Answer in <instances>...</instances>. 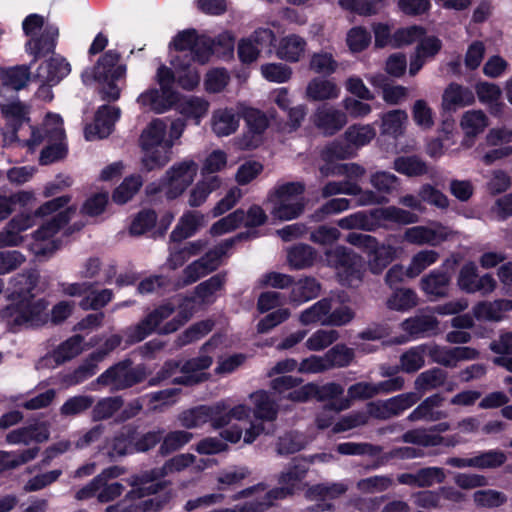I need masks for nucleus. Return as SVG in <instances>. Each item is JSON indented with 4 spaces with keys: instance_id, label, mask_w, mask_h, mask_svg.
I'll return each mask as SVG.
<instances>
[{
    "instance_id": "1",
    "label": "nucleus",
    "mask_w": 512,
    "mask_h": 512,
    "mask_svg": "<svg viewBox=\"0 0 512 512\" xmlns=\"http://www.w3.org/2000/svg\"><path fill=\"white\" fill-rule=\"evenodd\" d=\"M38 275L35 272L18 274L11 278L6 298L11 303L2 309V322L7 331L16 333L22 328L43 326L48 322V301L34 300Z\"/></svg>"
},
{
    "instance_id": "2",
    "label": "nucleus",
    "mask_w": 512,
    "mask_h": 512,
    "mask_svg": "<svg viewBox=\"0 0 512 512\" xmlns=\"http://www.w3.org/2000/svg\"><path fill=\"white\" fill-rule=\"evenodd\" d=\"M175 310L176 307L171 302H165L157 306L137 324L129 326L124 330L126 344L130 346L139 343L154 332L160 335H168L177 331L190 319L191 313L179 311L170 321L160 326Z\"/></svg>"
},
{
    "instance_id": "3",
    "label": "nucleus",
    "mask_w": 512,
    "mask_h": 512,
    "mask_svg": "<svg viewBox=\"0 0 512 512\" xmlns=\"http://www.w3.org/2000/svg\"><path fill=\"white\" fill-rule=\"evenodd\" d=\"M419 221L418 214L399 208L386 206L371 209L370 211H358L338 220V226L342 229H359L367 232H375L380 228H388V223L409 225Z\"/></svg>"
},
{
    "instance_id": "4",
    "label": "nucleus",
    "mask_w": 512,
    "mask_h": 512,
    "mask_svg": "<svg viewBox=\"0 0 512 512\" xmlns=\"http://www.w3.org/2000/svg\"><path fill=\"white\" fill-rule=\"evenodd\" d=\"M164 429L139 432V426L127 424L117 431L110 442L109 456L120 458L127 455L145 453L155 448L162 439Z\"/></svg>"
},
{
    "instance_id": "5",
    "label": "nucleus",
    "mask_w": 512,
    "mask_h": 512,
    "mask_svg": "<svg viewBox=\"0 0 512 512\" xmlns=\"http://www.w3.org/2000/svg\"><path fill=\"white\" fill-rule=\"evenodd\" d=\"M166 126L161 120H153L140 136L143 151L142 171L160 169L170 161L173 143L164 142Z\"/></svg>"
},
{
    "instance_id": "6",
    "label": "nucleus",
    "mask_w": 512,
    "mask_h": 512,
    "mask_svg": "<svg viewBox=\"0 0 512 512\" xmlns=\"http://www.w3.org/2000/svg\"><path fill=\"white\" fill-rule=\"evenodd\" d=\"M305 192L302 182H287L276 186L268 194V201L272 204L271 214L274 218L288 221L299 217L305 208L301 197Z\"/></svg>"
},
{
    "instance_id": "7",
    "label": "nucleus",
    "mask_w": 512,
    "mask_h": 512,
    "mask_svg": "<svg viewBox=\"0 0 512 512\" xmlns=\"http://www.w3.org/2000/svg\"><path fill=\"white\" fill-rule=\"evenodd\" d=\"M71 201L69 195L53 198L38 207L35 214L20 213L14 216L2 231V247L17 246L23 241L21 232L29 229L35 224L36 216H46L67 206Z\"/></svg>"
},
{
    "instance_id": "8",
    "label": "nucleus",
    "mask_w": 512,
    "mask_h": 512,
    "mask_svg": "<svg viewBox=\"0 0 512 512\" xmlns=\"http://www.w3.org/2000/svg\"><path fill=\"white\" fill-rule=\"evenodd\" d=\"M324 262L335 269L338 281L343 286H357L362 280V261L356 253L345 246L328 249Z\"/></svg>"
},
{
    "instance_id": "9",
    "label": "nucleus",
    "mask_w": 512,
    "mask_h": 512,
    "mask_svg": "<svg viewBox=\"0 0 512 512\" xmlns=\"http://www.w3.org/2000/svg\"><path fill=\"white\" fill-rule=\"evenodd\" d=\"M156 80L160 85V90L156 88L146 90L138 96L137 103L156 113H164L170 109L176 99L172 89L175 83L174 72L169 67L160 65L157 69Z\"/></svg>"
},
{
    "instance_id": "10",
    "label": "nucleus",
    "mask_w": 512,
    "mask_h": 512,
    "mask_svg": "<svg viewBox=\"0 0 512 512\" xmlns=\"http://www.w3.org/2000/svg\"><path fill=\"white\" fill-rule=\"evenodd\" d=\"M76 212V207L70 206L53 216L49 221L42 224L33 233L34 243L32 251L37 257H50L59 249L61 242L53 237L63 228Z\"/></svg>"
},
{
    "instance_id": "11",
    "label": "nucleus",
    "mask_w": 512,
    "mask_h": 512,
    "mask_svg": "<svg viewBox=\"0 0 512 512\" xmlns=\"http://www.w3.org/2000/svg\"><path fill=\"white\" fill-rule=\"evenodd\" d=\"M213 40L205 35H199L195 29H186L179 32L171 44L176 51L189 52L181 58L192 60L198 64L208 63L213 55Z\"/></svg>"
},
{
    "instance_id": "12",
    "label": "nucleus",
    "mask_w": 512,
    "mask_h": 512,
    "mask_svg": "<svg viewBox=\"0 0 512 512\" xmlns=\"http://www.w3.org/2000/svg\"><path fill=\"white\" fill-rule=\"evenodd\" d=\"M144 379L143 370L133 367V361L125 358L100 374L96 382L99 385L111 386L112 390H124L133 387Z\"/></svg>"
},
{
    "instance_id": "13",
    "label": "nucleus",
    "mask_w": 512,
    "mask_h": 512,
    "mask_svg": "<svg viewBox=\"0 0 512 512\" xmlns=\"http://www.w3.org/2000/svg\"><path fill=\"white\" fill-rule=\"evenodd\" d=\"M198 166L193 160H185L171 166L161 179V186L168 199H176L194 181Z\"/></svg>"
},
{
    "instance_id": "14",
    "label": "nucleus",
    "mask_w": 512,
    "mask_h": 512,
    "mask_svg": "<svg viewBox=\"0 0 512 512\" xmlns=\"http://www.w3.org/2000/svg\"><path fill=\"white\" fill-rule=\"evenodd\" d=\"M70 72V63L60 54H54L42 61L34 73V80L41 84L38 94H51L50 88L58 85Z\"/></svg>"
},
{
    "instance_id": "15",
    "label": "nucleus",
    "mask_w": 512,
    "mask_h": 512,
    "mask_svg": "<svg viewBox=\"0 0 512 512\" xmlns=\"http://www.w3.org/2000/svg\"><path fill=\"white\" fill-rule=\"evenodd\" d=\"M30 106L18 98L2 103V117L5 120V128L2 131L3 142L11 144L19 140L17 132L30 122Z\"/></svg>"
},
{
    "instance_id": "16",
    "label": "nucleus",
    "mask_w": 512,
    "mask_h": 512,
    "mask_svg": "<svg viewBox=\"0 0 512 512\" xmlns=\"http://www.w3.org/2000/svg\"><path fill=\"white\" fill-rule=\"evenodd\" d=\"M457 285L467 294L480 293L487 296L496 289L497 282L491 274L479 276L476 264L468 262L459 271Z\"/></svg>"
},
{
    "instance_id": "17",
    "label": "nucleus",
    "mask_w": 512,
    "mask_h": 512,
    "mask_svg": "<svg viewBox=\"0 0 512 512\" xmlns=\"http://www.w3.org/2000/svg\"><path fill=\"white\" fill-rule=\"evenodd\" d=\"M162 478L163 474L161 473L160 467L130 475L126 479V482L132 486V489L126 494V498L136 500L158 494V492L165 487L167 482H154Z\"/></svg>"
},
{
    "instance_id": "18",
    "label": "nucleus",
    "mask_w": 512,
    "mask_h": 512,
    "mask_svg": "<svg viewBox=\"0 0 512 512\" xmlns=\"http://www.w3.org/2000/svg\"><path fill=\"white\" fill-rule=\"evenodd\" d=\"M59 37V28L47 24L39 35L29 38L24 45L26 54L32 57L30 63L35 64L39 59L55 54Z\"/></svg>"
},
{
    "instance_id": "19",
    "label": "nucleus",
    "mask_w": 512,
    "mask_h": 512,
    "mask_svg": "<svg viewBox=\"0 0 512 512\" xmlns=\"http://www.w3.org/2000/svg\"><path fill=\"white\" fill-rule=\"evenodd\" d=\"M243 119L247 131L239 140V147L245 150L254 149L261 144L262 135L269 126V120L265 113L255 108H246L243 111Z\"/></svg>"
},
{
    "instance_id": "20",
    "label": "nucleus",
    "mask_w": 512,
    "mask_h": 512,
    "mask_svg": "<svg viewBox=\"0 0 512 512\" xmlns=\"http://www.w3.org/2000/svg\"><path fill=\"white\" fill-rule=\"evenodd\" d=\"M30 129L31 136L26 140V145L30 149H34L44 141H64L65 138L63 120L58 114L48 113L40 127L30 126Z\"/></svg>"
},
{
    "instance_id": "21",
    "label": "nucleus",
    "mask_w": 512,
    "mask_h": 512,
    "mask_svg": "<svg viewBox=\"0 0 512 512\" xmlns=\"http://www.w3.org/2000/svg\"><path fill=\"white\" fill-rule=\"evenodd\" d=\"M120 115L121 110L119 107L110 105L100 106L95 113L94 123L85 127L86 140L91 141L96 138L103 139L108 137L112 133Z\"/></svg>"
},
{
    "instance_id": "22",
    "label": "nucleus",
    "mask_w": 512,
    "mask_h": 512,
    "mask_svg": "<svg viewBox=\"0 0 512 512\" xmlns=\"http://www.w3.org/2000/svg\"><path fill=\"white\" fill-rule=\"evenodd\" d=\"M452 275L444 267L431 270L420 280V288L432 301L446 298L449 295Z\"/></svg>"
},
{
    "instance_id": "23",
    "label": "nucleus",
    "mask_w": 512,
    "mask_h": 512,
    "mask_svg": "<svg viewBox=\"0 0 512 512\" xmlns=\"http://www.w3.org/2000/svg\"><path fill=\"white\" fill-rule=\"evenodd\" d=\"M313 123L325 136H332L347 124V115L333 106L322 105L315 111Z\"/></svg>"
},
{
    "instance_id": "24",
    "label": "nucleus",
    "mask_w": 512,
    "mask_h": 512,
    "mask_svg": "<svg viewBox=\"0 0 512 512\" xmlns=\"http://www.w3.org/2000/svg\"><path fill=\"white\" fill-rule=\"evenodd\" d=\"M121 55L116 50L106 51L97 61L93 69L96 81L119 80L126 75V65L119 64Z\"/></svg>"
},
{
    "instance_id": "25",
    "label": "nucleus",
    "mask_w": 512,
    "mask_h": 512,
    "mask_svg": "<svg viewBox=\"0 0 512 512\" xmlns=\"http://www.w3.org/2000/svg\"><path fill=\"white\" fill-rule=\"evenodd\" d=\"M33 64H18L2 67V93L4 91L19 92L26 89L34 79L31 72Z\"/></svg>"
},
{
    "instance_id": "26",
    "label": "nucleus",
    "mask_w": 512,
    "mask_h": 512,
    "mask_svg": "<svg viewBox=\"0 0 512 512\" xmlns=\"http://www.w3.org/2000/svg\"><path fill=\"white\" fill-rule=\"evenodd\" d=\"M445 397L440 393H435L425 398L407 417L411 422L426 421L436 422L448 417V413L441 410Z\"/></svg>"
},
{
    "instance_id": "27",
    "label": "nucleus",
    "mask_w": 512,
    "mask_h": 512,
    "mask_svg": "<svg viewBox=\"0 0 512 512\" xmlns=\"http://www.w3.org/2000/svg\"><path fill=\"white\" fill-rule=\"evenodd\" d=\"M401 328L414 339L429 337L437 333L439 321L433 314L418 313L405 319L401 323Z\"/></svg>"
},
{
    "instance_id": "28",
    "label": "nucleus",
    "mask_w": 512,
    "mask_h": 512,
    "mask_svg": "<svg viewBox=\"0 0 512 512\" xmlns=\"http://www.w3.org/2000/svg\"><path fill=\"white\" fill-rule=\"evenodd\" d=\"M314 458L315 456H310L309 458L294 457L289 465L279 474V485H285L294 493L305 479L310 464L314 462Z\"/></svg>"
},
{
    "instance_id": "29",
    "label": "nucleus",
    "mask_w": 512,
    "mask_h": 512,
    "mask_svg": "<svg viewBox=\"0 0 512 512\" xmlns=\"http://www.w3.org/2000/svg\"><path fill=\"white\" fill-rule=\"evenodd\" d=\"M50 431L45 424H30L11 430L5 440L12 445H29L32 442L43 443L49 439Z\"/></svg>"
},
{
    "instance_id": "30",
    "label": "nucleus",
    "mask_w": 512,
    "mask_h": 512,
    "mask_svg": "<svg viewBox=\"0 0 512 512\" xmlns=\"http://www.w3.org/2000/svg\"><path fill=\"white\" fill-rule=\"evenodd\" d=\"M508 311H512V300L508 299L480 301L472 308L473 316L477 320L486 321H500Z\"/></svg>"
},
{
    "instance_id": "31",
    "label": "nucleus",
    "mask_w": 512,
    "mask_h": 512,
    "mask_svg": "<svg viewBox=\"0 0 512 512\" xmlns=\"http://www.w3.org/2000/svg\"><path fill=\"white\" fill-rule=\"evenodd\" d=\"M250 399L253 403V414L255 418L272 422L278 416V404L271 395L264 391L259 390L250 394Z\"/></svg>"
},
{
    "instance_id": "32",
    "label": "nucleus",
    "mask_w": 512,
    "mask_h": 512,
    "mask_svg": "<svg viewBox=\"0 0 512 512\" xmlns=\"http://www.w3.org/2000/svg\"><path fill=\"white\" fill-rule=\"evenodd\" d=\"M203 220V214L198 211H188L184 213L171 232L170 240L178 243L193 236L203 224Z\"/></svg>"
},
{
    "instance_id": "33",
    "label": "nucleus",
    "mask_w": 512,
    "mask_h": 512,
    "mask_svg": "<svg viewBox=\"0 0 512 512\" xmlns=\"http://www.w3.org/2000/svg\"><path fill=\"white\" fill-rule=\"evenodd\" d=\"M341 194L356 196L359 206L380 205L387 203L384 196L376 194L372 190H363L356 182L347 178L346 180L339 181Z\"/></svg>"
},
{
    "instance_id": "34",
    "label": "nucleus",
    "mask_w": 512,
    "mask_h": 512,
    "mask_svg": "<svg viewBox=\"0 0 512 512\" xmlns=\"http://www.w3.org/2000/svg\"><path fill=\"white\" fill-rule=\"evenodd\" d=\"M239 120L232 108L218 109L212 116V130L219 137L231 135L239 127Z\"/></svg>"
},
{
    "instance_id": "35",
    "label": "nucleus",
    "mask_w": 512,
    "mask_h": 512,
    "mask_svg": "<svg viewBox=\"0 0 512 512\" xmlns=\"http://www.w3.org/2000/svg\"><path fill=\"white\" fill-rule=\"evenodd\" d=\"M98 363L90 354L76 369L63 373L60 382L67 387L79 385L96 374Z\"/></svg>"
},
{
    "instance_id": "36",
    "label": "nucleus",
    "mask_w": 512,
    "mask_h": 512,
    "mask_svg": "<svg viewBox=\"0 0 512 512\" xmlns=\"http://www.w3.org/2000/svg\"><path fill=\"white\" fill-rule=\"evenodd\" d=\"M475 91L481 103L489 106V111L494 116H499L503 110V103L500 102L502 91L494 83L479 82L475 86Z\"/></svg>"
},
{
    "instance_id": "37",
    "label": "nucleus",
    "mask_w": 512,
    "mask_h": 512,
    "mask_svg": "<svg viewBox=\"0 0 512 512\" xmlns=\"http://www.w3.org/2000/svg\"><path fill=\"white\" fill-rule=\"evenodd\" d=\"M474 101L473 92L456 83H451L444 91L442 106L445 110H455L457 107L470 105Z\"/></svg>"
},
{
    "instance_id": "38",
    "label": "nucleus",
    "mask_w": 512,
    "mask_h": 512,
    "mask_svg": "<svg viewBox=\"0 0 512 512\" xmlns=\"http://www.w3.org/2000/svg\"><path fill=\"white\" fill-rule=\"evenodd\" d=\"M340 89L331 80L315 77L306 87V95L313 101L335 99L339 96Z\"/></svg>"
},
{
    "instance_id": "39",
    "label": "nucleus",
    "mask_w": 512,
    "mask_h": 512,
    "mask_svg": "<svg viewBox=\"0 0 512 512\" xmlns=\"http://www.w3.org/2000/svg\"><path fill=\"white\" fill-rule=\"evenodd\" d=\"M305 48L306 41L298 35L291 34L280 40L276 54L288 62H298Z\"/></svg>"
},
{
    "instance_id": "40",
    "label": "nucleus",
    "mask_w": 512,
    "mask_h": 512,
    "mask_svg": "<svg viewBox=\"0 0 512 512\" xmlns=\"http://www.w3.org/2000/svg\"><path fill=\"white\" fill-rule=\"evenodd\" d=\"M320 283L313 277H305L293 283L289 300L295 304H301L316 298L320 293Z\"/></svg>"
},
{
    "instance_id": "41",
    "label": "nucleus",
    "mask_w": 512,
    "mask_h": 512,
    "mask_svg": "<svg viewBox=\"0 0 512 512\" xmlns=\"http://www.w3.org/2000/svg\"><path fill=\"white\" fill-rule=\"evenodd\" d=\"M192 60H182L180 56L176 57L172 64L178 73V85L187 91H192L200 83V74L196 68H191Z\"/></svg>"
},
{
    "instance_id": "42",
    "label": "nucleus",
    "mask_w": 512,
    "mask_h": 512,
    "mask_svg": "<svg viewBox=\"0 0 512 512\" xmlns=\"http://www.w3.org/2000/svg\"><path fill=\"white\" fill-rule=\"evenodd\" d=\"M289 265L296 270L310 268L314 265L317 252L308 244H298L288 251Z\"/></svg>"
},
{
    "instance_id": "43",
    "label": "nucleus",
    "mask_w": 512,
    "mask_h": 512,
    "mask_svg": "<svg viewBox=\"0 0 512 512\" xmlns=\"http://www.w3.org/2000/svg\"><path fill=\"white\" fill-rule=\"evenodd\" d=\"M208 107L209 103L204 99L191 96L182 100L178 104L177 109L185 121L192 120L194 124L198 125L201 118L207 113Z\"/></svg>"
},
{
    "instance_id": "44",
    "label": "nucleus",
    "mask_w": 512,
    "mask_h": 512,
    "mask_svg": "<svg viewBox=\"0 0 512 512\" xmlns=\"http://www.w3.org/2000/svg\"><path fill=\"white\" fill-rule=\"evenodd\" d=\"M447 377V372L441 368L434 367L428 369L420 373L415 379V389L419 393L437 389L445 384Z\"/></svg>"
},
{
    "instance_id": "45",
    "label": "nucleus",
    "mask_w": 512,
    "mask_h": 512,
    "mask_svg": "<svg viewBox=\"0 0 512 512\" xmlns=\"http://www.w3.org/2000/svg\"><path fill=\"white\" fill-rule=\"evenodd\" d=\"M331 310V299L323 298L302 311L299 320L303 325H310L315 323L326 325L328 317L327 315Z\"/></svg>"
},
{
    "instance_id": "46",
    "label": "nucleus",
    "mask_w": 512,
    "mask_h": 512,
    "mask_svg": "<svg viewBox=\"0 0 512 512\" xmlns=\"http://www.w3.org/2000/svg\"><path fill=\"white\" fill-rule=\"evenodd\" d=\"M221 179L217 175L205 176L190 192L188 203L191 207L202 205L211 192L220 187Z\"/></svg>"
},
{
    "instance_id": "47",
    "label": "nucleus",
    "mask_w": 512,
    "mask_h": 512,
    "mask_svg": "<svg viewBox=\"0 0 512 512\" xmlns=\"http://www.w3.org/2000/svg\"><path fill=\"white\" fill-rule=\"evenodd\" d=\"M441 440V435L432 433L430 429L416 428L403 433L398 441L428 448L440 446Z\"/></svg>"
},
{
    "instance_id": "48",
    "label": "nucleus",
    "mask_w": 512,
    "mask_h": 512,
    "mask_svg": "<svg viewBox=\"0 0 512 512\" xmlns=\"http://www.w3.org/2000/svg\"><path fill=\"white\" fill-rule=\"evenodd\" d=\"M460 126L467 137H476L488 126V118L481 110H470L463 114Z\"/></svg>"
},
{
    "instance_id": "49",
    "label": "nucleus",
    "mask_w": 512,
    "mask_h": 512,
    "mask_svg": "<svg viewBox=\"0 0 512 512\" xmlns=\"http://www.w3.org/2000/svg\"><path fill=\"white\" fill-rule=\"evenodd\" d=\"M34 202V193L30 191H19L10 196L2 195V219L9 216L17 208L31 209Z\"/></svg>"
},
{
    "instance_id": "50",
    "label": "nucleus",
    "mask_w": 512,
    "mask_h": 512,
    "mask_svg": "<svg viewBox=\"0 0 512 512\" xmlns=\"http://www.w3.org/2000/svg\"><path fill=\"white\" fill-rule=\"evenodd\" d=\"M393 168L398 173L409 177L422 176L428 172L426 162L416 155L397 157Z\"/></svg>"
},
{
    "instance_id": "51",
    "label": "nucleus",
    "mask_w": 512,
    "mask_h": 512,
    "mask_svg": "<svg viewBox=\"0 0 512 512\" xmlns=\"http://www.w3.org/2000/svg\"><path fill=\"white\" fill-rule=\"evenodd\" d=\"M473 457L474 468L479 470L498 469L507 461L506 453L500 449L479 451Z\"/></svg>"
},
{
    "instance_id": "52",
    "label": "nucleus",
    "mask_w": 512,
    "mask_h": 512,
    "mask_svg": "<svg viewBox=\"0 0 512 512\" xmlns=\"http://www.w3.org/2000/svg\"><path fill=\"white\" fill-rule=\"evenodd\" d=\"M215 323L211 319L201 320L199 322L194 323L189 328H187L184 332L178 335L176 339L177 347H184L188 344H191L195 341H198L209 334Z\"/></svg>"
},
{
    "instance_id": "53",
    "label": "nucleus",
    "mask_w": 512,
    "mask_h": 512,
    "mask_svg": "<svg viewBox=\"0 0 512 512\" xmlns=\"http://www.w3.org/2000/svg\"><path fill=\"white\" fill-rule=\"evenodd\" d=\"M239 238L240 236L226 239L199 258L208 274L218 269L221 264L222 257L227 254V252L233 247L235 241Z\"/></svg>"
},
{
    "instance_id": "54",
    "label": "nucleus",
    "mask_w": 512,
    "mask_h": 512,
    "mask_svg": "<svg viewBox=\"0 0 512 512\" xmlns=\"http://www.w3.org/2000/svg\"><path fill=\"white\" fill-rule=\"evenodd\" d=\"M370 184L376 190V194L384 196L392 194L400 186L399 178L393 173L387 171H377L370 176Z\"/></svg>"
},
{
    "instance_id": "55",
    "label": "nucleus",
    "mask_w": 512,
    "mask_h": 512,
    "mask_svg": "<svg viewBox=\"0 0 512 512\" xmlns=\"http://www.w3.org/2000/svg\"><path fill=\"white\" fill-rule=\"evenodd\" d=\"M292 494L293 492L288 487L280 485V487H276L268 491L262 501L246 503L239 509V512H262L272 506L275 500L284 499L288 495Z\"/></svg>"
},
{
    "instance_id": "56",
    "label": "nucleus",
    "mask_w": 512,
    "mask_h": 512,
    "mask_svg": "<svg viewBox=\"0 0 512 512\" xmlns=\"http://www.w3.org/2000/svg\"><path fill=\"white\" fill-rule=\"evenodd\" d=\"M84 337L76 334L62 342L54 351L53 357L57 364H63L82 352Z\"/></svg>"
},
{
    "instance_id": "57",
    "label": "nucleus",
    "mask_w": 512,
    "mask_h": 512,
    "mask_svg": "<svg viewBox=\"0 0 512 512\" xmlns=\"http://www.w3.org/2000/svg\"><path fill=\"white\" fill-rule=\"evenodd\" d=\"M192 439V434L184 430L171 431L164 435L159 443V453L162 456H167L186 445Z\"/></svg>"
},
{
    "instance_id": "58",
    "label": "nucleus",
    "mask_w": 512,
    "mask_h": 512,
    "mask_svg": "<svg viewBox=\"0 0 512 512\" xmlns=\"http://www.w3.org/2000/svg\"><path fill=\"white\" fill-rule=\"evenodd\" d=\"M338 66V62L332 53L327 51L313 53L309 62L310 70L323 76L332 75L337 71Z\"/></svg>"
},
{
    "instance_id": "59",
    "label": "nucleus",
    "mask_w": 512,
    "mask_h": 512,
    "mask_svg": "<svg viewBox=\"0 0 512 512\" xmlns=\"http://www.w3.org/2000/svg\"><path fill=\"white\" fill-rule=\"evenodd\" d=\"M123 406L120 396L105 397L93 404L91 417L93 421H102L111 418Z\"/></svg>"
},
{
    "instance_id": "60",
    "label": "nucleus",
    "mask_w": 512,
    "mask_h": 512,
    "mask_svg": "<svg viewBox=\"0 0 512 512\" xmlns=\"http://www.w3.org/2000/svg\"><path fill=\"white\" fill-rule=\"evenodd\" d=\"M143 185L140 175L126 177L123 182L114 190L112 198L117 204H125L139 191Z\"/></svg>"
},
{
    "instance_id": "61",
    "label": "nucleus",
    "mask_w": 512,
    "mask_h": 512,
    "mask_svg": "<svg viewBox=\"0 0 512 512\" xmlns=\"http://www.w3.org/2000/svg\"><path fill=\"white\" fill-rule=\"evenodd\" d=\"M347 491L343 483H320L311 486L306 491V497L311 500L335 499Z\"/></svg>"
},
{
    "instance_id": "62",
    "label": "nucleus",
    "mask_w": 512,
    "mask_h": 512,
    "mask_svg": "<svg viewBox=\"0 0 512 512\" xmlns=\"http://www.w3.org/2000/svg\"><path fill=\"white\" fill-rule=\"evenodd\" d=\"M426 345L410 348L400 356L401 370L406 373H415L425 365Z\"/></svg>"
},
{
    "instance_id": "63",
    "label": "nucleus",
    "mask_w": 512,
    "mask_h": 512,
    "mask_svg": "<svg viewBox=\"0 0 512 512\" xmlns=\"http://www.w3.org/2000/svg\"><path fill=\"white\" fill-rule=\"evenodd\" d=\"M113 299V291L111 289L91 290L85 294L79 301V307L84 310L98 311L105 307Z\"/></svg>"
},
{
    "instance_id": "64",
    "label": "nucleus",
    "mask_w": 512,
    "mask_h": 512,
    "mask_svg": "<svg viewBox=\"0 0 512 512\" xmlns=\"http://www.w3.org/2000/svg\"><path fill=\"white\" fill-rule=\"evenodd\" d=\"M172 497V492L166 491L152 498L141 500L137 504H132L125 510L127 512H158L170 503Z\"/></svg>"
}]
</instances>
